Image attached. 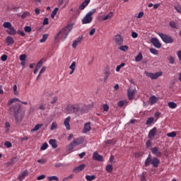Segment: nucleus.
Masks as SVG:
<instances>
[{"mask_svg":"<svg viewBox=\"0 0 181 181\" xmlns=\"http://www.w3.org/2000/svg\"><path fill=\"white\" fill-rule=\"evenodd\" d=\"M66 111L69 114H76L77 112H82L83 111L81 105L78 103L70 104L66 106Z\"/></svg>","mask_w":181,"mask_h":181,"instance_id":"1","label":"nucleus"},{"mask_svg":"<svg viewBox=\"0 0 181 181\" xmlns=\"http://www.w3.org/2000/svg\"><path fill=\"white\" fill-rule=\"evenodd\" d=\"M11 115H14L16 121H19L18 115H19V112L21 111V104L16 103L13 105L9 109Z\"/></svg>","mask_w":181,"mask_h":181,"instance_id":"2","label":"nucleus"},{"mask_svg":"<svg viewBox=\"0 0 181 181\" xmlns=\"http://www.w3.org/2000/svg\"><path fill=\"white\" fill-rule=\"evenodd\" d=\"M95 9H93L84 16L81 21L83 25H87L88 23H91V22H93V15L95 13Z\"/></svg>","mask_w":181,"mask_h":181,"instance_id":"3","label":"nucleus"},{"mask_svg":"<svg viewBox=\"0 0 181 181\" xmlns=\"http://www.w3.org/2000/svg\"><path fill=\"white\" fill-rule=\"evenodd\" d=\"M158 35L162 39L163 42H164V43H166V45H168L169 43H173V42H175V40H173V38H172V37H170L166 34L159 33Z\"/></svg>","mask_w":181,"mask_h":181,"instance_id":"4","label":"nucleus"},{"mask_svg":"<svg viewBox=\"0 0 181 181\" xmlns=\"http://www.w3.org/2000/svg\"><path fill=\"white\" fill-rule=\"evenodd\" d=\"M145 74L147 77H149V78H151V80H156V78H159V77H160L163 74V72L158 71V72H156L155 74L145 72Z\"/></svg>","mask_w":181,"mask_h":181,"instance_id":"5","label":"nucleus"},{"mask_svg":"<svg viewBox=\"0 0 181 181\" xmlns=\"http://www.w3.org/2000/svg\"><path fill=\"white\" fill-rule=\"evenodd\" d=\"M73 26H74V24H69L65 26L64 28H62V30L64 34V40H66V39H67V36H69V33L71 32V29H73Z\"/></svg>","mask_w":181,"mask_h":181,"instance_id":"6","label":"nucleus"},{"mask_svg":"<svg viewBox=\"0 0 181 181\" xmlns=\"http://www.w3.org/2000/svg\"><path fill=\"white\" fill-rule=\"evenodd\" d=\"M151 43H152L154 47H156L157 49H160V47H162V44L159 42V40L156 37L151 38Z\"/></svg>","mask_w":181,"mask_h":181,"instance_id":"7","label":"nucleus"},{"mask_svg":"<svg viewBox=\"0 0 181 181\" xmlns=\"http://www.w3.org/2000/svg\"><path fill=\"white\" fill-rule=\"evenodd\" d=\"M93 160H97L98 162H103V160H104L103 156L98 154L97 151L93 153Z\"/></svg>","mask_w":181,"mask_h":181,"instance_id":"8","label":"nucleus"},{"mask_svg":"<svg viewBox=\"0 0 181 181\" xmlns=\"http://www.w3.org/2000/svg\"><path fill=\"white\" fill-rule=\"evenodd\" d=\"M151 151L153 155H156V156H158V158L162 156V153L158 147H153Z\"/></svg>","mask_w":181,"mask_h":181,"instance_id":"9","label":"nucleus"},{"mask_svg":"<svg viewBox=\"0 0 181 181\" xmlns=\"http://www.w3.org/2000/svg\"><path fill=\"white\" fill-rule=\"evenodd\" d=\"M136 90L135 89H132L129 88L127 90V96L129 100H132L135 95Z\"/></svg>","mask_w":181,"mask_h":181,"instance_id":"10","label":"nucleus"},{"mask_svg":"<svg viewBox=\"0 0 181 181\" xmlns=\"http://www.w3.org/2000/svg\"><path fill=\"white\" fill-rule=\"evenodd\" d=\"M156 127H153L149 131L148 137L149 138V139H151V141L153 140V138H155V136L156 135Z\"/></svg>","mask_w":181,"mask_h":181,"instance_id":"11","label":"nucleus"},{"mask_svg":"<svg viewBox=\"0 0 181 181\" xmlns=\"http://www.w3.org/2000/svg\"><path fill=\"white\" fill-rule=\"evenodd\" d=\"M85 168H86V164H81L78 167H75L73 169V172L74 173H78V172H81V170H84Z\"/></svg>","mask_w":181,"mask_h":181,"instance_id":"12","label":"nucleus"},{"mask_svg":"<svg viewBox=\"0 0 181 181\" xmlns=\"http://www.w3.org/2000/svg\"><path fill=\"white\" fill-rule=\"evenodd\" d=\"M16 101H18V103H21V104H23L24 105H28V102H21L19 98H16L11 99L8 102V105H12V104H13V103H15Z\"/></svg>","mask_w":181,"mask_h":181,"instance_id":"13","label":"nucleus"},{"mask_svg":"<svg viewBox=\"0 0 181 181\" xmlns=\"http://www.w3.org/2000/svg\"><path fill=\"white\" fill-rule=\"evenodd\" d=\"M26 176H29V172L28 170H25L23 172H22L20 175L18 176V179L19 181L23 180Z\"/></svg>","mask_w":181,"mask_h":181,"instance_id":"14","label":"nucleus"},{"mask_svg":"<svg viewBox=\"0 0 181 181\" xmlns=\"http://www.w3.org/2000/svg\"><path fill=\"white\" fill-rule=\"evenodd\" d=\"M115 42L116 45H119V46L122 45V43H124V40L122 39V37H121L120 35H117L115 36Z\"/></svg>","mask_w":181,"mask_h":181,"instance_id":"15","label":"nucleus"},{"mask_svg":"<svg viewBox=\"0 0 181 181\" xmlns=\"http://www.w3.org/2000/svg\"><path fill=\"white\" fill-rule=\"evenodd\" d=\"M83 142H84V139H83V138H76V139H74V141H72L73 144L75 146L81 145V144H83Z\"/></svg>","mask_w":181,"mask_h":181,"instance_id":"16","label":"nucleus"},{"mask_svg":"<svg viewBox=\"0 0 181 181\" xmlns=\"http://www.w3.org/2000/svg\"><path fill=\"white\" fill-rule=\"evenodd\" d=\"M149 165H152V155L149 154L144 162V165L148 168Z\"/></svg>","mask_w":181,"mask_h":181,"instance_id":"17","label":"nucleus"},{"mask_svg":"<svg viewBox=\"0 0 181 181\" xmlns=\"http://www.w3.org/2000/svg\"><path fill=\"white\" fill-rule=\"evenodd\" d=\"M159 163H160V161L158 158H152L151 165L153 166V168H158V166H159Z\"/></svg>","mask_w":181,"mask_h":181,"instance_id":"18","label":"nucleus"},{"mask_svg":"<svg viewBox=\"0 0 181 181\" xmlns=\"http://www.w3.org/2000/svg\"><path fill=\"white\" fill-rule=\"evenodd\" d=\"M81 40H83V36L79 37L78 38V40H75L73 44H72V47L74 49H76L77 47V46H78V45H80V43H81Z\"/></svg>","mask_w":181,"mask_h":181,"instance_id":"19","label":"nucleus"},{"mask_svg":"<svg viewBox=\"0 0 181 181\" xmlns=\"http://www.w3.org/2000/svg\"><path fill=\"white\" fill-rule=\"evenodd\" d=\"M70 119H71V117L70 116H69L64 119V125L66 127L68 131H69L70 129Z\"/></svg>","mask_w":181,"mask_h":181,"instance_id":"20","label":"nucleus"},{"mask_svg":"<svg viewBox=\"0 0 181 181\" xmlns=\"http://www.w3.org/2000/svg\"><path fill=\"white\" fill-rule=\"evenodd\" d=\"M6 43L8 46H11V45H13V43H15V41L13 40V37H11V36H8L6 38Z\"/></svg>","mask_w":181,"mask_h":181,"instance_id":"21","label":"nucleus"},{"mask_svg":"<svg viewBox=\"0 0 181 181\" xmlns=\"http://www.w3.org/2000/svg\"><path fill=\"white\" fill-rule=\"evenodd\" d=\"M158 100H159V99L155 95H152L149 98V103H150L151 105H153V104H156V103H158Z\"/></svg>","mask_w":181,"mask_h":181,"instance_id":"22","label":"nucleus"},{"mask_svg":"<svg viewBox=\"0 0 181 181\" xmlns=\"http://www.w3.org/2000/svg\"><path fill=\"white\" fill-rule=\"evenodd\" d=\"M6 32L11 36H15V35H16V30H15V28H13V26H11L10 28H8L6 30Z\"/></svg>","mask_w":181,"mask_h":181,"instance_id":"23","label":"nucleus"},{"mask_svg":"<svg viewBox=\"0 0 181 181\" xmlns=\"http://www.w3.org/2000/svg\"><path fill=\"white\" fill-rule=\"evenodd\" d=\"M91 122H87L84 124L83 132L87 133L91 131Z\"/></svg>","mask_w":181,"mask_h":181,"instance_id":"24","label":"nucleus"},{"mask_svg":"<svg viewBox=\"0 0 181 181\" xmlns=\"http://www.w3.org/2000/svg\"><path fill=\"white\" fill-rule=\"evenodd\" d=\"M18 160H19V158H18L17 156L11 158V160L7 163V166H11L12 165H15V163H16V162H18Z\"/></svg>","mask_w":181,"mask_h":181,"instance_id":"25","label":"nucleus"},{"mask_svg":"<svg viewBox=\"0 0 181 181\" xmlns=\"http://www.w3.org/2000/svg\"><path fill=\"white\" fill-rule=\"evenodd\" d=\"M60 35H62V37H63V40H64V31H63L62 29H61L55 35L54 37V40H57V39H59V37H60Z\"/></svg>","mask_w":181,"mask_h":181,"instance_id":"26","label":"nucleus"},{"mask_svg":"<svg viewBox=\"0 0 181 181\" xmlns=\"http://www.w3.org/2000/svg\"><path fill=\"white\" fill-rule=\"evenodd\" d=\"M49 144L52 146L53 149H56V148H57V142L56 141V139H50L49 141Z\"/></svg>","mask_w":181,"mask_h":181,"instance_id":"27","label":"nucleus"},{"mask_svg":"<svg viewBox=\"0 0 181 181\" xmlns=\"http://www.w3.org/2000/svg\"><path fill=\"white\" fill-rule=\"evenodd\" d=\"M49 37V34H44L42 35V38L40 40V43H45L46 40H47V38Z\"/></svg>","mask_w":181,"mask_h":181,"instance_id":"28","label":"nucleus"},{"mask_svg":"<svg viewBox=\"0 0 181 181\" xmlns=\"http://www.w3.org/2000/svg\"><path fill=\"white\" fill-rule=\"evenodd\" d=\"M43 127V124H37V125L35 126V127L31 130V132H35L36 131H39V129Z\"/></svg>","mask_w":181,"mask_h":181,"instance_id":"29","label":"nucleus"},{"mask_svg":"<svg viewBox=\"0 0 181 181\" xmlns=\"http://www.w3.org/2000/svg\"><path fill=\"white\" fill-rule=\"evenodd\" d=\"M142 59H144V57L142 56V53L139 52L138 55L135 58L136 62H141Z\"/></svg>","mask_w":181,"mask_h":181,"instance_id":"30","label":"nucleus"},{"mask_svg":"<svg viewBox=\"0 0 181 181\" xmlns=\"http://www.w3.org/2000/svg\"><path fill=\"white\" fill-rule=\"evenodd\" d=\"M169 108L175 109L177 107V105L175 102H169L168 104Z\"/></svg>","mask_w":181,"mask_h":181,"instance_id":"31","label":"nucleus"},{"mask_svg":"<svg viewBox=\"0 0 181 181\" xmlns=\"http://www.w3.org/2000/svg\"><path fill=\"white\" fill-rule=\"evenodd\" d=\"M3 26L6 29H9L10 28H12V23H11L10 22H4Z\"/></svg>","mask_w":181,"mask_h":181,"instance_id":"32","label":"nucleus"},{"mask_svg":"<svg viewBox=\"0 0 181 181\" xmlns=\"http://www.w3.org/2000/svg\"><path fill=\"white\" fill-rule=\"evenodd\" d=\"M59 11V8L56 7L51 13V18L52 19H54V16H56V14L57 13V11Z\"/></svg>","mask_w":181,"mask_h":181,"instance_id":"33","label":"nucleus"},{"mask_svg":"<svg viewBox=\"0 0 181 181\" xmlns=\"http://www.w3.org/2000/svg\"><path fill=\"white\" fill-rule=\"evenodd\" d=\"M174 8L177 12V13H180V15H181V5L180 4L174 6Z\"/></svg>","mask_w":181,"mask_h":181,"instance_id":"34","label":"nucleus"},{"mask_svg":"<svg viewBox=\"0 0 181 181\" xmlns=\"http://www.w3.org/2000/svg\"><path fill=\"white\" fill-rule=\"evenodd\" d=\"M106 172H108V173H111L112 172V164H109L106 165Z\"/></svg>","mask_w":181,"mask_h":181,"instance_id":"35","label":"nucleus"},{"mask_svg":"<svg viewBox=\"0 0 181 181\" xmlns=\"http://www.w3.org/2000/svg\"><path fill=\"white\" fill-rule=\"evenodd\" d=\"M140 180L146 181V173L144 172L141 175H140Z\"/></svg>","mask_w":181,"mask_h":181,"instance_id":"36","label":"nucleus"},{"mask_svg":"<svg viewBox=\"0 0 181 181\" xmlns=\"http://www.w3.org/2000/svg\"><path fill=\"white\" fill-rule=\"evenodd\" d=\"M47 180L48 181H52V180L58 181L59 177L57 176L53 175V176L47 177Z\"/></svg>","mask_w":181,"mask_h":181,"instance_id":"37","label":"nucleus"},{"mask_svg":"<svg viewBox=\"0 0 181 181\" xmlns=\"http://www.w3.org/2000/svg\"><path fill=\"white\" fill-rule=\"evenodd\" d=\"M154 119H155L153 117H149L146 122V125H151V124L153 122Z\"/></svg>","mask_w":181,"mask_h":181,"instance_id":"38","label":"nucleus"},{"mask_svg":"<svg viewBox=\"0 0 181 181\" xmlns=\"http://www.w3.org/2000/svg\"><path fill=\"white\" fill-rule=\"evenodd\" d=\"M76 147V146L73 144V142H71L69 145L67 146V149L69 151H73V149H74V148Z\"/></svg>","mask_w":181,"mask_h":181,"instance_id":"39","label":"nucleus"},{"mask_svg":"<svg viewBox=\"0 0 181 181\" xmlns=\"http://www.w3.org/2000/svg\"><path fill=\"white\" fill-rule=\"evenodd\" d=\"M49 148V144L47 143H44L42 146L40 147L41 151H46Z\"/></svg>","mask_w":181,"mask_h":181,"instance_id":"40","label":"nucleus"},{"mask_svg":"<svg viewBox=\"0 0 181 181\" xmlns=\"http://www.w3.org/2000/svg\"><path fill=\"white\" fill-rule=\"evenodd\" d=\"M86 179L88 181L94 180V179H95V175H86Z\"/></svg>","mask_w":181,"mask_h":181,"instance_id":"41","label":"nucleus"},{"mask_svg":"<svg viewBox=\"0 0 181 181\" xmlns=\"http://www.w3.org/2000/svg\"><path fill=\"white\" fill-rule=\"evenodd\" d=\"M5 128H6V132H9V128H11V124L9 122H5Z\"/></svg>","mask_w":181,"mask_h":181,"instance_id":"42","label":"nucleus"},{"mask_svg":"<svg viewBox=\"0 0 181 181\" xmlns=\"http://www.w3.org/2000/svg\"><path fill=\"white\" fill-rule=\"evenodd\" d=\"M169 25H170V28H173V29H177V26L175 21L170 22Z\"/></svg>","mask_w":181,"mask_h":181,"instance_id":"43","label":"nucleus"},{"mask_svg":"<svg viewBox=\"0 0 181 181\" xmlns=\"http://www.w3.org/2000/svg\"><path fill=\"white\" fill-rule=\"evenodd\" d=\"M167 136H168V138H175V136H176V132L168 133Z\"/></svg>","mask_w":181,"mask_h":181,"instance_id":"44","label":"nucleus"},{"mask_svg":"<svg viewBox=\"0 0 181 181\" xmlns=\"http://www.w3.org/2000/svg\"><path fill=\"white\" fill-rule=\"evenodd\" d=\"M119 50H122V52H127L128 51V46L127 45H122L119 47Z\"/></svg>","mask_w":181,"mask_h":181,"instance_id":"45","label":"nucleus"},{"mask_svg":"<svg viewBox=\"0 0 181 181\" xmlns=\"http://www.w3.org/2000/svg\"><path fill=\"white\" fill-rule=\"evenodd\" d=\"M56 128H57V123L53 122L52 124V126L50 127L51 131H54V129H56Z\"/></svg>","mask_w":181,"mask_h":181,"instance_id":"46","label":"nucleus"},{"mask_svg":"<svg viewBox=\"0 0 181 181\" xmlns=\"http://www.w3.org/2000/svg\"><path fill=\"white\" fill-rule=\"evenodd\" d=\"M150 52L152 53V54H155V55L159 54V52H158V49H156L155 48H151Z\"/></svg>","mask_w":181,"mask_h":181,"instance_id":"47","label":"nucleus"},{"mask_svg":"<svg viewBox=\"0 0 181 181\" xmlns=\"http://www.w3.org/2000/svg\"><path fill=\"white\" fill-rule=\"evenodd\" d=\"M170 64H175V57L170 56L168 57Z\"/></svg>","mask_w":181,"mask_h":181,"instance_id":"48","label":"nucleus"},{"mask_svg":"<svg viewBox=\"0 0 181 181\" xmlns=\"http://www.w3.org/2000/svg\"><path fill=\"white\" fill-rule=\"evenodd\" d=\"M24 30L25 32H26L27 33H30V32H32V28L30 26H25L24 28Z\"/></svg>","mask_w":181,"mask_h":181,"instance_id":"49","label":"nucleus"},{"mask_svg":"<svg viewBox=\"0 0 181 181\" xmlns=\"http://www.w3.org/2000/svg\"><path fill=\"white\" fill-rule=\"evenodd\" d=\"M125 66V63H122L120 65H118L116 68V71H119L122 67Z\"/></svg>","mask_w":181,"mask_h":181,"instance_id":"50","label":"nucleus"},{"mask_svg":"<svg viewBox=\"0 0 181 181\" xmlns=\"http://www.w3.org/2000/svg\"><path fill=\"white\" fill-rule=\"evenodd\" d=\"M71 70L75 71L76 70V62H73L69 66Z\"/></svg>","mask_w":181,"mask_h":181,"instance_id":"51","label":"nucleus"},{"mask_svg":"<svg viewBox=\"0 0 181 181\" xmlns=\"http://www.w3.org/2000/svg\"><path fill=\"white\" fill-rule=\"evenodd\" d=\"M124 104H125V102H124L123 100H119L117 103V107H119L120 108H122V107H124Z\"/></svg>","mask_w":181,"mask_h":181,"instance_id":"52","label":"nucleus"},{"mask_svg":"<svg viewBox=\"0 0 181 181\" xmlns=\"http://www.w3.org/2000/svg\"><path fill=\"white\" fill-rule=\"evenodd\" d=\"M42 66H43V59H41L40 61H39L35 67L40 69Z\"/></svg>","mask_w":181,"mask_h":181,"instance_id":"53","label":"nucleus"},{"mask_svg":"<svg viewBox=\"0 0 181 181\" xmlns=\"http://www.w3.org/2000/svg\"><path fill=\"white\" fill-rule=\"evenodd\" d=\"M13 88L15 95H19V93L18 92V86L14 85Z\"/></svg>","mask_w":181,"mask_h":181,"instance_id":"54","label":"nucleus"},{"mask_svg":"<svg viewBox=\"0 0 181 181\" xmlns=\"http://www.w3.org/2000/svg\"><path fill=\"white\" fill-rule=\"evenodd\" d=\"M29 16V12L25 11L21 15V18L25 19V18H28Z\"/></svg>","mask_w":181,"mask_h":181,"instance_id":"55","label":"nucleus"},{"mask_svg":"<svg viewBox=\"0 0 181 181\" xmlns=\"http://www.w3.org/2000/svg\"><path fill=\"white\" fill-rule=\"evenodd\" d=\"M110 163H112V165H114V163H115V157H114V156H110Z\"/></svg>","mask_w":181,"mask_h":181,"instance_id":"56","label":"nucleus"},{"mask_svg":"<svg viewBox=\"0 0 181 181\" xmlns=\"http://www.w3.org/2000/svg\"><path fill=\"white\" fill-rule=\"evenodd\" d=\"M1 62H6V60H8V56L6 54H3L1 57Z\"/></svg>","mask_w":181,"mask_h":181,"instance_id":"57","label":"nucleus"},{"mask_svg":"<svg viewBox=\"0 0 181 181\" xmlns=\"http://www.w3.org/2000/svg\"><path fill=\"white\" fill-rule=\"evenodd\" d=\"M4 146H6V148H11L12 146V143H11V141H6L4 143Z\"/></svg>","mask_w":181,"mask_h":181,"instance_id":"58","label":"nucleus"},{"mask_svg":"<svg viewBox=\"0 0 181 181\" xmlns=\"http://www.w3.org/2000/svg\"><path fill=\"white\" fill-rule=\"evenodd\" d=\"M146 148H151L152 146V142L151 141V140H148L146 142Z\"/></svg>","mask_w":181,"mask_h":181,"instance_id":"59","label":"nucleus"},{"mask_svg":"<svg viewBox=\"0 0 181 181\" xmlns=\"http://www.w3.org/2000/svg\"><path fill=\"white\" fill-rule=\"evenodd\" d=\"M20 60L21 62L26 61V54H23L20 56Z\"/></svg>","mask_w":181,"mask_h":181,"instance_id":"60","label":"nucleus"},{"mask_svg":"<svg viewBox=\"0 0 181 181\" xmlns=\"http://www.w3.org/2000/svg\"><path fill=\"white\" fill-rule=\"evenodd\" d=\"M38 163H41L42 165H45L47 160H46L45 158L40 159L37 160Z\"/></svg>","mask_w":181,"mask_h":181,"instance_id":"61","label":"nucleus"},{"mask_svg":"<svg viewBox=\"0 0 181 181\" xmlns=\"http://www.w3.org/2000/svg\"><path fill=\"white\" fill-rule=\"evenodd\" d=\"M57 103V97L54 96L52 98V100L50 102V104H56Z\"/></svg>","mask_w":181,"mask_h":181,"instance_id":"62","label":"nucleus"},{"mask_svg":"<svg viewBox=\"0 0 181 181\" xmlns=\"http://www.w3.org/2000/svg\"><path fill=\"white\" fill-rule=\"evenodd\" d=\"M110 110V106L107 104L103 105V110L104 111H108Z\"/></svg>","mask_w":181,"mask_h":181,"instance_id":"63","label":"nucleus"},{"mask_svg":"<svg viewBox=\"0 0 181 181\" xmlns=\"http://www.w3.org/2000/svg\"><path fill=\"white\" fill-rule=\"evenodd\" d=\"M177 57H178L180 62H181V50L177 52Z\"/></svg>","mask_w":181,"mask_h":181,"instance_id":"64","label":"nucleus"}]
</instances>
